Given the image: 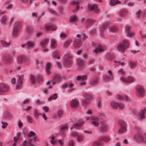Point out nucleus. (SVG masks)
<instances>
[{"instance_id": "nucleus-40", "label": "nucleus", "mask_w": 146, "mask_h": 146, "mask_svg": "<svg viewBox=\"0 0 146 146\" xmlns=\"http://www.w3.org/2000/svg\"><path fill=\"white\" fill-rule=\"evenodd\" d=\"M77 19V17L76 15H73L72 16L70 20V21L71 23H73L76 22Z\"/></svg>"}, {"instance_id": "nucleus-24", "label": "nucleus", "mask_w": 146, "mask_h": 146, "mask_svg": "<svg viewBox=\"0 0 146 146\" xmlns=\"http://www.w3.org/2000/svg\"><path fill=\"white\" fill-rule=\"evenodd\" d=\"M72 3L76 6V8L73 10V12H76L79 9V2L78 1H73L72 2Z\"/></svg>"}, {"instance_id": "nucleus-18", "label": "nucleus", "mask_w": 146, "mask_h": 146, "mask_svg": "<svg viewBox=\"0 0 146 146\" xmlns=\"http://www.w3.org/2000/svg\"><path fill=\"white\" fill-rule=\"evenodd\" d=\"M26 45L28 48L32 49L35 47V44L34 41L32 40H29L27 42Z\"/></svg>"}, {"instance_id": "nucleus-59", "label": "nucleus", "mask_w": 146, "mask_h": 146, "mask_svg": "<svg viewBox=\"0 0 146 146\" xmlns=\"http://www.w3.org/2000/svg\"><path fill=\"white\" fill-rule=\"evenodd\" d=\"M30 102V100L29 99H27L23 101L21 103V104L23 105L26 104H28Z\"/></svg>"}, {"instance_id": "nucleus-48", "label": "nucleus", "mask_w": 146, "mask_h": 146, "mask_svg": "<svg viewBox=\"0 0 146 146\" xmlns=\"http://www.w3.org/2000/svg\"><path fill=\"white\" fill-rule=\"evenodd\" d=\"M37 80L39 83L42 82L43 80L42 76L40 75H38L37 76Z\"/></svg>"}, {"instance_id": "nucleus-38", "label": "nucleus", "mask_w": 146, "mask_h": 146, "mask_svg": "<svg viewBox=\"0 0 146 146\" xmlns=\"http://www.w3.org/2000/svg\"><path fill=\"white\" fill-rule=\"evenodd\" d=\"M31 143V141L29 139L28 140H26L24 141L22 143V145L23 146H28Z\"/></svg>"}, {"instance_id": "nucleus-1", "label": "nucleus", "mask_w": 146, "mask_h": 146, "mask_svg": "<svg viewBox=\"0 0 146 146\" xmlns=\"http://www.w3.org/2000/svg\"><path fill=\"white\" fill-rule=\"evenodd\" d=\"M129 41L127 40H124L118 44L117 49L119 51L124 52L126 49L129 48Z\"/></svg>"}, {"instance_id": "nucleus-6", "label": "nucleus", "mask_w": 146, "mask_h": 146, "mask_svg": "<svg viewBox=\"0 0 146 146\" xmlns=\"http://www.w3.org/2000/svg\"><path fill=\"white\" fill-rule=\"evenodd\" d=\"M136 94L139 97H143L144 95L145 91L143 88L140 85L136 87Z\"/></svg>"}, {"instance_id": "nucleus-43", "label": "nucleus", "mask_w": 146, "mask_h": 146, "mask_svg": "<svg viewBox=\"0 0 146 146\" xmlns=\"http://www.w3.org/2000/svg\"><path fill=\"white\" fill-rule=\"evenodd\" d=\"M84 138V137L83 135H79L77 137V140L78 142H81L83 141Z\"/></svg>"}, {"instance_id": "nucleus-4", "label": "nucleus", "mask_w": 146, "mask_h": 146, "mask_svg": "<svg viewBox=\"0 0 146 146\" xmlns=\"http://www.w3.org/2000/svg\"><path fill=\"white\" fill-rule=\"evenodd\" d=\"M134 138L137 141H140L143 144H146V133L137 134L134 136Z\"/></svg>"}, {"instance_id": "nucleus-20", "label": "nucleus", "mask_w": 146, "mask_h": 146, "mask_svg": "<svg viewBox=\"0 0 146 146\" xmlns=\"http://www.w3.org/2000/svg\"><path fill=\"white\" fill-rule=\"evenodd\" d=\"M45 29L47 30H50L52 31H54L56 29V26L49 24H46L45 26Z\"/></svg>"}, {"instance_id": "nucleus-57", "label": "nucleus", "mask_w": 146, "mask_h": 146, "mask_svg": "<svg viewBox=\"0 0 146 146\" xmlns=\"http://www.w3.org/2000/svg\"><path fill=\"white\" fill-rule=\"evenodd\" d=\"M32 108V106H29L23 109V110L26 112H28L31 110Z\"/></svg>"}, {"instance_id": "nucleus-53", "label": "nucleus", "mask_w": 146, "mask_h": 146, "mask_svg": "<svg viewBox=\"0 0 146 146\" xmlns=\"http://www.w3.org/2000/svg\"><path fill=\"white\" fill-rule=\"evenodd\" d=\"M118 108H119L121 110H123L125 108V105L123 103H118Z\"/></svg>"}, {"instance_id": "nucleus-31", "label": "nucleus", "mask_w": 146, "mask_h": 146, "mask_svg": "<svg viewBox=\"0 0 146 146\" xmlns=\"http://www.w3.org/2000/svg\"><path fill=\"white\" fill-rule=\"evenodd\" d=\"M33 114L34 117L35 118H38L40 115H42V113H39L38 110L36 109H35L34 110Z\"/></svg>"}, {"instance_id": "nucleus-61", "label": "nucleus", "mask_w": 146, "mask_h": 146, "mask_svg": "<svg viewBox=\"0 0 146 146\" xmlns=\"http://www.w3.org/2000/svg\"><path fill=\"white\" fill-rule=\"evenodd\" d=\"M4 116L7 118H10L12 117L11 114L8 111L5 112L4 114Z\"/></svg>"}, {"instance_id": "nucleus-47", "label": "nucleus", "mask_w": 146, "mask_h": 146, "mask_svg": "<svg viewBox=\"0 0 146 146\" xmlns=\"http://www.w3.org/2000/svg\"><path fill=\"white\" fill-rule=\"evenodd\" d=\"M114 62L115 63H118L121 66H123L125 65V62L119 60H114Z\"/></svg>"}, {"instance_id": "nucleus-21", "label": "nucleus", "mask_w": 146, "mask_h": 146, "mask_svg": "<svg viewBox=\"0 0 146 146\" xmlns=\"http://www.w3.org/2000/svg\"><path fill=\"white\" fill-rule=\"evenodd\" d=\"M49 41L48 39H45L42 40L40 42V44L42 47L43 48H45L47 45Z\"/></svg>"}, {"instance_id": "nucleus-60", "label": "nucleus", "mask_w": 146, "mask_h": 146, "mask_svg": "<svg viewBox=\"0 0 146 146\" xmlns=\"http://www.w3.org/2000/svg\"><path fill=\"white\" fill-rule=\"evenodd\" d=\"M7 18L6 17H3L1 19V22L2 24H5L7 20Z\"/></svg>"}, {"instance_id": "nucleus-29", "label": "nucleus", "mask_w": 146, "mask_h": 146, "mask_svg": "<svg viewBox=\"0 0 146 146\" xmlns=\"http://www.w3.org/2000/svg\"><path fill=\"white\" fill-rule=\"evenodd\" d=\"M127 11L125 9L121 10L119 12V15L121 17H124L126 16L128 13Z\"/></svg>"}, {"instance_id": "nucleus-17", "label": "nucleus", "mask_w": 146, "mask_h": 146, "mask_svg": "<svg viewBox=\"0 0 146 146\" xmlns=\"http://www.w3.org/2000/svg\"><path fill=\"white\" fill-rule=\"evenodd\" d=\"M73 45L74 47L75 48H79L81 45V42L80 39H76L74 41Z\"/></svg>"}, {"instance_id": "nucleus-7", "label": "nucleus", "mask_w": 146, "mask_h": 146, "mask_svg": "<svg viewBox=\"0 0 146 146\" xmlns=\"http://www.w3.org/2000/svg\"><path fill=\"white\" fill-rule=\"evenodd\" d=\"M61 76L59 75H56L52 79L51 81H49L47 82L46 85L49 86L52 82L53 85H55L57 83L59 82L61 80Z\"/></svg>"}, {"instance_id": "nucleus-8", "label": "nucleus", "mask_w": 146, "mask_h": 146, "mask_svg": "<svg viewBox=\"0 0 146 146\" xmlns=\"http://www.w3.org/2000/svg\"><path fill=\"white\" fill-rule=\"evenodd\" d=\"M2 60L7 64H10L13 62V58L10 56H4L2 57Z\"/></svg>"}, {"instance_id": "nucleus-30", "label": "nucleus", "mask_w": 146, "mask_h": 146, "mask_svg": "<svg viewBox=\"0 0 146 146\" xmlns=\"http://www.w3.org/2000/svg\"><path fill=\"white\" fill-rule=\"evenodd\" d=\"M0 43L3 46L5 47L9 46L10 45V42H7L3 40H0Z\"/></svg>"}, {"instance_id": "nucleus-10", "label": "nucleus", "mask_w": 146, "mask_h": 146, "mask_svg": "<svg viewBox=\"0 0 146 146\" xmlns=\"http://www.w3.org/2000/svg\"><path fill=\"white\" fill-rule=\"evenodd\" d=\"M88 8L90 10L93 11L96 13H98L100 11L98 5L96 4H89Z\"/></svg>"}, {"instance_id": "nucleus-9", "label": "nucleus", "mask_w": 146, "mask_h": 146, "mask_svg": "<svg viewBox=\"0 0 146 146\" xmlns=\"http://www.w3.org/2000/svg\"><path fill=\"white\" fill-rule=\"evenodd\" d=\"M90 119L92 120V125L96 127H98L99 125V119L98 117L92 116L90 118Z\"/></svg>"}, {"instance_id": "nucleus-13", "label": "nucleus", "mask_w": 146, "mask_h": 146, "mask_svg": "<svg viewBox=\"0 0 146 146\" xmlns=\"http://www.w3.org/2000/svg\"><path fill=\"white\" fill-rule=\"evenodd\" d=\"M27 59V58L24 56H19L17 58V62L18 63L21 64L24 62H26Z\"/></svg>"}, {"instance_id": "nucleus-46", "label": "nucleus", "mask_w": 146, "mask_h": 146, "mask_svg": "<svg viewBox=\"0 0 146 146\" xmlns=\"http://www.w3.org/2000/svg\"><path fill=\"white\" fill-rule=\"evenodd\" d=\"M30 78L32 83L33 84H35L36 82V78L35 76L33 75H31L30 76Z\"/></svg>"}, {"instance_id": "nucleus-50", "label": "nucleus", "mask_w": 146, "mask_h": 146, "mask_svg": "<svg viewBox=\"0 0 146 146\" xmlns=\"http://www.w3.org/2000/svg\"><path fill=\"white\" fill-rule=\"evenodd\" d=\"M26 30L27 32L28 33L31 34L32 33L33 29L32 27L29 26L27 27Z\"/></svg>"}, {"instance_id": "nucleus-39", "label": "nucleus", "mask_w": 146, "mask_h": 146, "mask_svg": "<svg viewBox=\"0 0 146 146\" xmlns=\"http://www.w3.org/2000/svg\"><path fill=\"white\" fill-rule=\"evenodd\" d=\"M118 103L113 101L111 102V106L112 108H118Z\"/></svg>"}, {"instance_id": "nucleus-14", "label": "nucleus", "mask_w": 146, "mask_h": 146, "mask_svg": "<svg viewBox=\"0 0 146 146\" xmlns=\"http://www.w3.org/2000/svg\"><path fill=\"white\" fill-rule=\"evenodd\" d=\"M77 64L80 69H82L84 67L85 62L81 58H79L77 59Z\"/></svg>"}, {"instance_id": "nucleus-15", "label": "nucleus", "mask_w": 146, "mask_h": 146, "mask_svg": "<svg viewBox=\"0 0 146 146\" xmlns=\"http://www.w3.org/2000/svg\"><path fill=\"white\" fill-rule=\"evenodd\" d=\"M79 104L78 101L76 99L72 100L70 102V106L72 108H74L78 106Z\"/></svg>"}, {"instance_id": "nucleus-25", "label": "nucleus", "mask_w": 146, "mask_h": 146, "mask_svg": "<svg viewBox=\"0 0 146 146\" xmlns=\"http://www.w3.org/2000/svg\"><path fill=\"white\" fill-rule=\"evenodd\" d=\"M127 131L126 126H120L118 130V132L120 134H122L125 133Z\"/></svg>"}, {"instance_id": "nucleus-34", "label": "nucleus", "mask_w": 146, "mask_h": 146, "mask_svg": "<svg viewBox=\"0 0 146 146\" xmlns=\"http://www.w3.org/2000/svg\"><path fill=\"white\" fill-rule=\"evenodd\" d=\"M55 137L53 135H51L49 137V139H51L50 142L52 145L55 144L56 143V141L55 140Z\"/></svg>"}, {"instance_id": "nucleus-26", "label": "nucleus", "mask_w": 146, "mask_h": 146, "mask_svg": "<svg viewBox=\"0 0 146 146\" xmlns=\"http://www.w3.org/2000/svg\"><path fill=\"white\" fill-rule=\"evenodd\" d=\"M117 97L118 99L121 100H125L127 101L129 99L128 97L125 95H118L117 96Z\"/></svg>"}, {"instance_id": "nucleus-33", "label": "nucleus", "mask_w": 146, "mask_h": 146, "mask_svg": "<svg viewBox=\"0 0 146 146\" xmlns=\"http://www.w3.org/2000/svg\"><path fill=\"white\" fill-rule=\"evenodd\" d=\"M102 145V140L100 139L95 141L92 144V146H101Z\"/></svg>"}, {"instance_id": "nucleus-23", "label": "nucleus", "mask_w": 146, "mask_h": 146, "mask_svg": "<svg viewBox=\"0 0 146 146\" xmlns=\"http://www.w3.org/2000/svg\"><path fill=\"white\" fill-rule=\"evenodd\" d=\"M63 114V111L62 110H58L56 113L54 115V117L55 118H60Z\"/></svg>"}, {"instance_id": "nucleus-11", "label": "nucleus", "mask_w": 146, "mask_h": 146, "mask_svg": "<svg viewBox=\"0 0 146 146\" xmlns=\"http://www.w3.org/2000/svg\"><path fill=\"white\" fill-rule=\"evenodd\" d=\"M24 79L23 75H22L19 76L18 80H17L16 89L17 90L20 89L22 86V83Z\"/></svg>"}, {"instance_id": "nucleus-22", "label": "nucleus", "mask_w": 146, "mask_h": 146, "mask_svg": "<svg viewBox=\"0 0 146 146\" xmlns=\"http://www.w3.org/2000/svg\"><path fill=\"white\" fill-rule=\"evenodd\" d=\"M108 128V127L106 124L104 122H102L101 123V126L100 128V130L102 132H104L107 130Z\"/></svg>"}, {"instance_id": "nucleus-58", "label": "nucleus", "mask_w": 146, "mask_h": 146, "mask_svg": "<svg viewBox=\"0 0 146 146\" xmlns=\"http://www.w3.org/2000/svg\"><path fill=\"white\" fill-rule=\"evenodd\" d=\"M112 78H111L110 76H108L107 75H105L103 79L104 81H107L111 79Z\"/></svg>"}, {"instance_id": "nucleus-52", "label": "nucleus", "mask_w": 146, "mask_h": 146, "mask_svg": "<svg viewBox=\"0 0 146 146\" xmlns=\"http://www.w3.org/2000/svg\"><path fill=\"white\" fill-rule=\"evenodd\" d=\"M78 133L76 131H72L71 133V136L72 137H78Z\"/></svg>"}, {"instance_id": "nucleus-3", "label": "nucleus", "mask_w": 146, "mask_h": 146, "mask_svg": "<svg viewBox=\"0 0 146 146\" xmlns=\"http://www.w3.org/2000/svg\"><path fill=\"white\" fill-rule=\"evenodd\" d=\"M21 27V23L19 21H16L14 24L12 35L13 36H17Z\"/></svg>"}, {"instance_id": "nucleus-12", "label": "nucleus", "mask_w": 146, "mask_h": 146, "mask_svg": "<svg viewBox=\"0 0 146 146\" xmlns=\"http://www.w3.org/2000/svg\"><path fill=\"white\" fill-rule=\"evenodd\" d=\"M94 47L96 48L93 51V52L95 54H98L104 51V49L102 46L99 44H95Z\"/></svg>"}, {"instance_id": "nucleus-55", "label": "nucleus", "mask_w": 146, "mask_h": 146, "mask_svg": "<svg viewBox=\"0 0 146 146\" xmlns=\"http://www.w3.org/2000/svg\"><path fill=\"white\" fill-rule=\"evenodd\" d=\"M36 134L33 131H31L30 132L28 133V136L29 137H32L35 136Z\"/></svg>"}, {"instance_id": "nucleus-41", "label": "nucleus", "mask_w": 146, "mask_h": 146, "mask_svg": "<svg viewBox=\"0 0 146 146\" xmlns=\"http://www.w3.org/2000/svg\"><path fill=\"white\" fill-rule=\"evenodd\" d=\"M118 30L117 27L116 26H113L109 28V30L111 32H115Z\"/></svg>"}, {"instance_id": "nucleus-27", "label": "nucleus", "mask_w": 146, "mask_h": 146, "mask_svg": "<svg viewBox=\"0 0 146 146\" xmlns=\"http://www.w3.org/2000/svg\"><path fill=\"white\" fill-rule=\"evenodd\" d=\"M120 1L118 0H110L109 4L112 6H113L117 4H120Z\"/></svg>"}, {"instance_id": "nucleus-64", "label": "nucleus", "mask_w": 146, "mask_h": 146, "mask_svg": "<svg viewBox=\"0 0 146 146\" xmlns=\"http://www.w3.org/2000/svg\"><path fill=\"white\" fill-rule=\"evenodd\" d=\"M58 143L60 146H64V141L61 139H60L58 141Z\"/></svg>"}, {"instance_id": "nucleus-54", "label": "nucleus", "mask_w": 146, "mask_h": 146, "mask_svg": "<svg viewBox=\"0 0 146 146\" xmlns=\"http://www.w3.org/2000/svg\"><path fill=\"white\" fill-rule=\"evenodd\" d=\"M95 21L92 19H89L87 20V24L88 25H90L93 23Z\"/></svg>"}, {"instance_id": "nucleus-56", "label": "nucleus", "mask_w": 146, "mask_h": 146, "mask_svg": "<svg viewBox=\"0 0 146 146\" xmlns=\"http://www.w3.org/2000/svg\"><path fill=\"white\" fill-rule=\"evenodd\" d=\"M73 84L72 83H70V84H68V87L69 88V92H71L74 90V89L73 88Z\"/></svg>"}, {"instance_id": "nucleus-42", "label": "nucleus", "mask_w": 146, "mask_h": 146, "mask_svg": "<svg viewBox=\"0 0 146 146\" xmlns=\"http://www.w3.org/2000/svg\"><path fill=\"white\" fill-rule=\"evenodd\" d=\"M56 46V43L55 40L54 39H52L51 40V46L52 48H54Z\"/></svg>"}, {"instance_id": "nucleus-16", "label": "nucleus", "mask_w": 146, "mask_h": 146, "mask_svg": "<svg viewBox=\"0 0 146 146\" xmlns=\"http://www.w3.org/2000/svg\"><path fill=\"white\" fill-rule=\"evenodd\" d=\"M0 88L3 93L7 91L9 89V86L7 85L4 84H0Z\"/></svg>"}, {"instance_id": "nucleus-49", "label": "nucleus", "mask_w": 146, "mask_h": 146, "mask_svg": "<svg viewBox=\"0 0 146 146\" xmlns=\"http://www.w3.org/2000/svg\"><path fill=\"white\" fill-rule=\"evenodd\" d=\"M57 98V94H55L53 95L51 97H49L48 100L49 101H50L52 100H56Z\"/></svg>"}, {"instance_id": "nucleus-36", "label": "nucleus", "mask_w": 146, "mask_h": 146, "mask_svg": "<svg viewBox=\"0 0 146 146\" xmlns=\"http://www.w3.org/2000/svg\"><path fill=\"white\" fill-rule=\"evenodd\" d=\"M72 42V40H68L65 42L64 47L65 48H68L70 46Z\"/></svg>"}, {"instance_id": "nucleus-35", "label": "nucleus", "mask_w": 146, "mask_h": 146, "mask_svg": "<svg viewBox=\"0 0 146 146\" xmlns=\"http://www.w3.org/2000/svg\"><path fill=\"white\" fill-rule=\"evenodd\" d=\"M84 121H82L79 123H76L74 124L73 127L71 128V129H72L73 127H81L84 123Z\"/></svg>"}, {"instance_id": "nucleus-2", "label": "nucleus", "mask_w": 146, "mask_h": 146, "mask_svg": "<svg viewBox=\"0 0 146 146\" xmlns=\"http://www.w3.org/2000/svg\"><path fill=\"white\" fill-rule=\"evenodd\" d=\"M72 55L69 53L65 54L63 57L64 65L67 67H69L72 65V61L70 59L72 58Z\"/></svg>"}, {"instance_id": "nucleus-28", "label": "nucleus", "mask_w": 146, "mask_h": 146, "mask_svg": "<svg viewBox=\"0 0 146 146\" xmlns=\"http://www.w3.org/2000/svg\"><path fill=\"white\" fill-rule=\"evenodd\" d=\"M60 52L58 50H55L53 52V57L58 59H60Z\"/></svg>"}, {"instance_id": "nucleus-44", "label": "nucleus", "mask_w": 146, "mask_h": 146, "mask_svg": "<svg viewBox=\"0 0 146 146\" xmlns=\"http://www.w3.org/2000/svg\"><path fill=\"white\" fill-rule=\"evenodd\" d=\"M27 118L29 123H33L34 121L33 119L31 116L27 115Z\"/></svg>"}, {"instance_id": "nucleus-45", "label": "nucleus", "mask_w": 146, "mask_h": 146, "mask_svg": "<svg viewBox=\"0 0 146 146\" xmlns=\"http://www.w3.org/2000/svg\"><path fill=\"white\" fill-rule=\"evenodd\" d=\"M119 124L120 126H126L125 122L123 120H120L119 121Z\"/></svg>"}, {"instance_id": "nucleus-37", "label": "nucleus", "mask_w": 146, "mask_h": 146, "mask_svg": "<svg viewBox=\"0 0 146 146\" xmlns=\"http://www.w3.org/2000/svg\"><path fill=\"white\" fill-rule=\"evenodd\" d=\"M87 78V76L86 75H84L82 76H78L77 77V80H82L84 81L86 80Z\"/></svg>"}, {"instance_id": "nucleus-62", "label": "nucleus", "mask_w": 146, "mask_h": 146, "mask_svg": "<svg viewBox=\"0 0 146 146\" xmlns=\"http://www.w3.org/2000/svg\"><path fill=\"white\" fill-rule=\"evenodd\" d=\"M102 140L106 142H109L110 140V138L108 137H104L102 138Z\"/></svg>"}, {"instance_id": "nucleus-51", "label": "nucleus", "mask_w": 146, "mask_h": 146, "mask_svg": "<svg viewBox=\"0 0 146 146\" xmlns=\"http://www.w3.org/2000/svg\"><path fill=\"white\" fill-rule=\"evenodd\" d=\"M118 73L122 75H124L126 74L125 71L122 68L119 69L118 71Z\"/></svg>"}, {"instance_id": "nucleus-63", "label": "nucleus", "mask_w": 146, "mask_h": 146, "mask_svg": "<svg viewBox=\"0 0 146 146\" xmlns=\"http://www.w3.org/2000/svg\"><path fill=\"white\" fill-rule=\"evenodd\" d=\"M1 123L2 124L1 127L3 129L5 128L8 125V123L6 122L2 121Z\"/></svg>"}, {"instance_id": "nucleus-19", "label": "nucleus", "mask_w": 146, "mask_h": 146, "mask_svg": "<svg viewBox=\"0 0 146 146\" xmlns=\"http://www.w3.org/2000/svg\"><path fill=\"white\" fill-rule=\"evenodd\" d=\"M68 128V126L67 125H64L62 126L60 128V134L61 135L63 136H65L66 133L64 132V130H66Z\"/></svg>"}, {"instance_id": "nucleus-5", "label": "nucleus", "mask_w": 146, "mask_h": 146, "mask_svg": "<svg viewBox=\"0 0 146 146\" xmlns=\"http://www.w3.org/2000/svg\"><path fill=\"white\" fill-rule=\"evenodd\" d=\"M120 80L123 82L127 84L134 82L135 80L134 77L131 76L127 77L122 76L120 78Z\"/></svg>"}, {"instance_id": "nucleus-32", "label": "nucleus", "mask_w": 146, "mask_h": 146, "mask_svg": "<svg viewBox=\"0 0 146 146\" xmlns=\"http://www.w3.org/2000/svg\"><path fill=\"white\" fill-rule=\"evenodd\" d=\"M99 81V78L98 77H96L91 82L92 84L96 85L98 83Z\"/></svg>"}]
</instances>
